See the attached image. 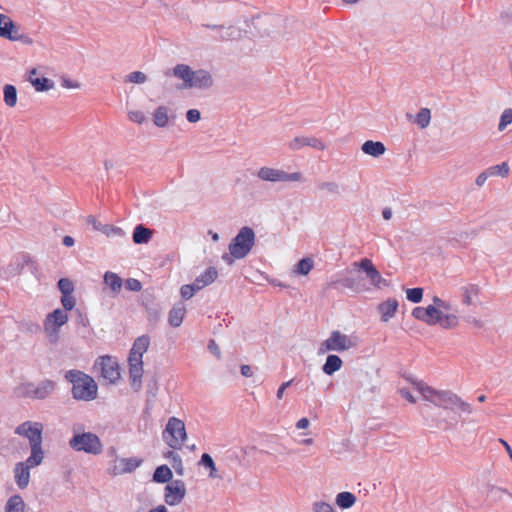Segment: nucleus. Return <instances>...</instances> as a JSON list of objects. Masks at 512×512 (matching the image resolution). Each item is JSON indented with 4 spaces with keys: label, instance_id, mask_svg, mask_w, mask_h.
Returning a JSON list of instances; mask_svg holds the SVG:
<instances>
[{
    "label": "nucleus",
    "instance_id": "11",
    "mask_svg": "<svg viewBox=\"0 0 512 512\" xmlns=\"http://www.w3.org/2000/svg\"><path fill=\"white\" fill-rule=\"evenodd\" d=\"M43 424L39 422L26 421L20 424L15 433L27 438L30 446L42 445Z\"/></svg>",
    "mask_w": 512,
    "mask_h": 512
},
{
    "label": "nucleus",
    "instance_id": "14",
    "mask_svg": "<svg viewBox=\"0 0 512 512\" xmlns=\"http://www.w3.org/2000/svg\"><path fill=\"white\" fill-rule=\"evenodd\" d=\"M414 388L422 395L423 399L433 403L435 406H439L442 402V398L448 391L436 390L422 381H414Z\"/></svg>",
    "mask_w": 512,
    "mask_h": 512
},
{
    "label": "nucleus",
    "instance_id": "50",
    "mask_svg": "<svg viewBox=\"0 0 512 512\" xmlns=\"http://www.w3.org/2000/svg\"><path fill=\"white\" fill-rule=\"evenodd\" d=\"M128 81L131 83H144L146 81V75L140 71H134L130 73L127 77Z\"/></svg>",
    "mask_w": 512,
    "mask_h": 512
},
{
    "label": "nucleus",
    "instance_id": "34",
    "mask_svg": "<svg viewBox=\"0 0 512 512\" xmlns=\"http://www.w3.org/2000/svg\"><path fill=\"white\" fill-rule=\"evenodd\" d=\"M356 502V497L351 492H341L336 496V504L343 509L352 507Z\"/></svg>",
    "mask_w": 512,
    "mask_h": 512
},
{
    "label": "nucleus",
    "instance_id": "62",
    "mask_svg": "<svg viewBox=\"0 0 512 512\" xmlns=\"http://www.w3.org/2000/svg\"><path fill=\"white\" fill-rule=\"evenodd\" d=\"M309 426V420L307 418H301L297 421L296 427L298 429H306Z\"/></svg>",
    "mask_w": 512,
    "mask_h": 512
},
{
    "label": "nucleus",
    "instance_id": "53",
    "mask_svg": "<svg viewBox=\"0 0 512 512\" xmlns=\"http://www.w3.org/2000/svg\"><path fill=\"white\" fill-rule=\"evenodd\" d=\"M321 190H327L331 193L338 192V185L334 182H322L319 184Z\"/></svg>",
    "mask_w": 512,
    "mask_h": 512
},
{
    "label": "nucleus",
    "instance_id": "8",
    "mask_svg": "<svg viewBox=\"0 0 512 512\" xmlns=\"http://www.w3.org/2000/svg\"><path fill=\"white\" fill-rule=\"evenodd\" d=\"M356 345L349 336L342 334L340 331H332L329 337L324 340L319 347V354H324L328 351L342 352L349 350Z\"/></svg>",
    "mask_w": 512,
    "mask_h": 512
},
{
    "label": "nucleus",
    "instance_id": "64",
    "mask_svg": "<svg viewBox=\"0 0 512 512\" xmlns=\"http://www.w3.org/2000/svg\"><path fill=\"white\" fill-rule=\"evenodd\" d=\"M354 284H355V282H354V279H352V278H345V279L342 280V285L344 287L353 289L354 288Z\"/></svg>",
    "mask_w": 512,
    "mask_h": 512
},
{
    "label": "nucleus",
    "instance_id": "18",
    "mask_svg": "<svg viewBox=\"0 0 512 512\" xmlns=\"http://www.w3.org/2000/svg\"><path fill=\"white\" fill-rule=\"evenodd\" d=\"M129 364V377L131 385L135 390H139L141 386V379L143 376V360L139 358H128Z\"/></svg>",
    "mask_w": 512,
    "mask_h": 512
},
{
    "label": "nucleus",
    "instance_id": "42",
    "mask_svg": "<svg viewBox=\"0 0 512 512\" xmlns=\"http://www.w3.org/2000/svg\"><path fill=\"white\" fill-rule=\"evenodd\" d=\"M477 294H478V288L474 285H470V286L462 288L463 302L466 305H471L473 297L476 296Z\"/></svg>",
    "mask_w": 512,
    "mask_h": 512
},
{
    "label": "nucleus",
    "instance_id": "41",
    "mask_svg": "<svg viewBox=\"0 0 512 512\" xmlns=\"http://www.w3.org/2000/svg\"><path fill=\"white\" fill-rule=\"evenodd\" d=\"M200 463L203 466H205V467L210 469L209 476L211 478H217L218 477L215 463H214L212 457L209 454H207V453L202 454Z\"/></svg>",
    "mask_w": 512,
    "mask_h": 512
},
{
    "label": "nucleus",
    "instance_id": "47",
    "mask_svg": "<svg viewBox=\"0 0 512 512\" xmlns=\"http://www.w3.org/2000/svg\"><path fill=\"white\" fill-rule=\"evenodd\" d=\"M199 291V289H196V285L193 283L191 285H183L180 289L181 297L185 300H188L194 296V294Z\"/></svg>",
    "mask_w": 512,
    "mask_h": 512
},
{
    "label": "nucleus",
    "instance_id": "23",
    "mask_svg": "<svg viewBox=\"0 0 512 512\" xmlns=\"http://www.w3.org/2000/svg\"><path fill=\"white\" fill-rule=\"evenodd\" d=\"M150 345V338L147 335H142L134 341L128 358H139L142 360L144 353L148 350Z\"/></svg>",
    "mask_w": 512,
    "mask_h": 512
},
{
    "label": "nucleus",
    "instance_id": "25",
    "mask_svg": "<svg viewBox=\"0 0 512 512\" xmlns=\"http://www.w3.org/2000/svg\"><path fill=\"white\" fill-rule=\"evenodd\" d=\"M398 301L396 299H387L378 306V310L381 314V320L383 322L389 321L397 312Z\"/></svg>",
    "mask_w": 512,
    "mask_h": 512
},
{
    "label": "nucleus",
    "instance_id": "39",
    "mask_svg": "<svg viewBox=\"0 0 512 512\" xmlns=\"http://www.w3.org/2000/svg\"><path fill=\"white\" fill-rule=\"evenodd\" d=\"M431 120V112L428 108H421L415 117V122L421 127L426 128Z\"/></svg>",
    "mask_w": 512,
    "mask_h": 512
},
{
    "label": "nucleus",
    "instance_id": "57",
    "mask_svg": "<svg viewBox=\"0 0 512 512\" xmlns=\"http://www.w3.org/2000/svg\"><path fill=\"white\" fill-rule=\"evenodd\" d=\"M61 85L66 89H77L80 87V84L77 81H72L69 79H63Z\"/></svg>",
    "mask_w": 512,
    "mask_h": 512
},
{
    "label": "nucleus",
    "instance_id": "36",
    "mask_svg": "<svg viewBox=\"0 0 512 512\" xmlns=\"http://www.w3.org/2000/svg\"><path fill=\"white\" fill-rule=\"evenodd\" d=\"M4 102L8 107H14L17 103V90L13 85L4 86Z\"/></svg>",
    "mask_w": 512,
    "mask_h": 512
},
{
    "label": "nucleus",
    "instance_id": "28",
    "mask_svg": "<svg viewBox=\"0 0 512 512\" xmlns=\"http://www.w3.org/2000/svg\"><path fill=\"white\" fill-rule=\"evenodd\" d=\"M173 75L183 80V88H188V83L191 82L194 71L188 65L178 64L173 68Z\"/></svg>",
    "mask_w": 512,
    "mask_h": 512
},
{
    "label": "nucleus",
    "instance_id": "24",
    "mask_svg": "<svg viewBox=\"0 0 512 512\" xmlns=\"http://www.w3.org/2000/svg\"><path fill=\"white\" fill-rule=\"evenodd\" d=\"M213 80L209 72L205 70L194 71V76L191 82L188 83V88H208L212 85Z\"/></svg>",
    "mask_w": 512,
    "mask_h": 512
},
{
    "label": "nucleus",
    "instance_id": "48",
    "mask_svg": "<svg viewBox=\"0 0 512 512\" xmlns=\"http://www.w3.org/2000/svg\"><path fill=\"white\" fill-rule=\"evenodd\" d=\"M61 304L64 308L63 309L64 311L67 312V311L72 310L76 305V300H75L73 294L62 295Z\"/></svg>",
    "mask_w": 512,
    "mask_h": 512
},
{
    "label": "nucleus",
    "instance_id": "12",
    "mask_svg": "<svg viewBox=\"0 0 512 512\" xmlns=\"http://www.w3.org/2000/svg\"><path fill=\"white\" fill-rule=\"evenodd\" d=\"M354 269L362 270L366 273L368 279L371 284L376 288H381L382 286H386V280L381 276L379 271L376 269L375 265L369 258H363L358 262L353 263Z\"/></svg>",
    "mask_w": 512,
    "mask_h": 512
},
{
    "label": "nucleus",
    "instance_id": "17",
    "mask_svg": "<svg viewBox=\"0 0 512 512\" xmlns=\"http://www.w3.org/2000/svg\"><path fill=\"white\" fill-rule=\"evenodd\" d=\"M55 389V383L51 380H44L38 385L29 384L26 387V394L37 399L48 397Z\"/></svg>",
    "mask_w": 512,
    "mask_h": 512
},
{
    "label": "nucleus",
    "instance_id": "44",
    "mask_svg": "<svg viewBox=\"0 0 512 512\" xmlns=\"http://www.w3.org/2000/svg\"><path fill=\"white\" fill-rule=\"evenodd\" d=\"M491 176L500 175L506 177L509 173V166L506 162L488 168Z\"/></svg>",
    "mask_w": 512,
    "mask_h": 512
},
{
    "label": "nucleus",
    "instance_id": "1",
    "mask_svg": "<svg viewBox=\"0 0 512 512\" xmlns=\"http://www.w3.org/2000/svg\"><path fill=\"white\" fill-rule=\"evenodd\" d=\"M65 378L72 384V396L76 400L91 401L97 397L98 387L94 379L80 370H69Z\"/></svg>",
    "mask_w": 512,
    "mask_h": 512
},
{
    "label": "nucleus",
    "instance_id": "63",
    "mask_svg": "<svg viewBox=\"0 0 512 512\" xmlns=\"http://www.w3.org/2000/svg\"><path fill=\"white\" fill-rule=\"evenodd\" d=\"M241 374L245 377H251L253 375L251 367L249 365H242Z\"/></svg>",
    "mask_w": 512,
    "mask_h": 512
},
{
    "label": "nucleus",
    "instance_id": "19",
    "mask_svg": "<svg viewBox=\"0 0 512 512\" xmlns=\"http://www.w3.org/2000/svg\"><path fill=\"white\" fill-rule=\"evenodd\" d=\"M304 146H310L318 150H324L326 148L323 141L316 137L298 136L291 140L289 143V148L291 150H299Z\"/></svg>",
    "mask_w": 512,
    "mask_h": 512
},
{
    "label": "nucleus",
    "instance_id": "2",
    "mask_svg": "<svg viewBox=\"0 0 512 512\" xmlns=\"http://www.w3.org/2000/svg\"><path fill=\"white\" fill-rule=\"evenodd\" d=\"M412 316L417 320L423 321L428 325L439 324L442 328L451 329L458 325V318L454 314H444V312L433 305L428 307H415L412 310Z\"/></svg>",
    "mask_w": 512,
    "mask_h": 512
},
{
    "label": "nucleus",
    "instance_id": "13",
    "mask_svg": "<svg viewBox=\"0 0 512 512\" xmlns=\"http://www.w3.org/2000/svg\"><path fill=\"white\" fill-rule=\"evenodd\" d=\"M185 494L184 483L180 480H175L166 486L164 499L168 505L175 506L181 503Z\"/></svg>",
    "mask_w": 512,
    "mask_h": 512
},
{
    "label": "nucleus",
    "instance_id": "35",
    "mask_svg": "<svg viewBox=\"0 0 512 512\" xmlns=\"http://www.w3.org/2000/svg\"><path fill=\"white\" fill-rule=\"evenodd\" d=\"M25 504L21 496L14 495L7 501L5 512H24Z\"/></svg>",
    "mask_w": 512,
    "mask_h": 512
},
{
    "label": "nucleus",
    "instance_id": "37",
    "mask_svg": "<svg viewBox=\"0 0 512 512\" xmlns=\"http://www.w3.org/2000/svg\"><path fill=\"white\" fill-rule=\"evenodd\" d=\"M314 267V261L312 258L301 259L294 269V273L298 275H307Z\"/></svg>",
    "mask_w": 512,
    "mask_h": 512
},
{
    "label": "nucleus",
    "instance_id": "4",
    "mask_svg": "<svg viewBox=\"0 0 512 512\" xmlns=\"http://www.w3.org/2000/svg\"><path fill=\"white\" fill-rule=\"evenodd\" d=\"M186 438L185 423L177 417H170L163 431V439L166 444L172 449L178 450L182 448Z\"/></svg>",
    "mask_w": 512,
    "mask_h": 512
},
{
    "label": "nucleus",
    "instance_id": "7",
    "mask_svg": "<svg viewBox=\"0 0 512 512\" xmlns=\"http://www.w3.org/2000/svg\"><path fill=\"white\" fill-rule=\"evenodd\" d=\"M68 314L66 311L58 308L47 314L43 329L46 337L51 343H56L59 339L60 328L68 322Z\"/></svg>",
    "mask_w": 512,
    "mask_h": 512
},
{
    "label": "nucleus",
    "instance_id": "52",
    "mask_svg": "<svg viewBox=\"0 0 512 512\" xmlns=\"http://www.w3.org/2000/svg\"><path fill=\"white\" fill-rule=\"evenodd\" d=\"M314 512H335L333 507L326 502H315L313 505Z\"/></svg>",
    "mask_w": 512,
    "mask_h": 512
},
{
    "label": "nucleus",
    "instance_id": "45",
    "mask_svg": "<svg viewBox=\"0 0 512 512\" xmlns=\"http://www.w3.org/2000/svg\"><path fill=\"white\" fill-rule=\"evenodd\" d=\"M406 297L409 301L413 303L421 302L423 298V289L422 288H409L406 290Z\"/></svg>",
    "mask_w": 512,
    "mask_h": 512
},
{
    "label": "nucleus",
    "instance_id": "55",
    "mask_svg": "<svg viewBox=\"0 0 512 512\" xmlns=\"http://www.w3.org/2000/svg\"><path fill=\"white\" fill-rule=\"evenodd\" d=\"M433 303H434L433 306H435L436 308H438L440 310H442V309L449 310L450 309V305L447 302H445L442 299H440L439 297H437V296H435L433 298Z\"/></svg>",
    "mask_w": 512,
    "mask_h": 512
},
{
    "label": "nucleus",
    "instance_id": "60",
    "mask_svg": "<svg viewBox=\"0 0 512 512\" xmlns=\"http://www.w3.org/2000/svg\"><path fill=\"white\" fill-rule=\"evenodd\" d=\"M209 350L216 356H220V349L214 340H211L208 345Z\"/></svg>",
    "mask_w": 512,
    "mask_h": 512
},
{
    "label": "nucleus",
    "instance_id": "21",
    "mask_svg": "<svg viewBox=\"0 0 512 512\" xmlns=\"http://www.w3.org/2000/svg\"><path fill=\"white\" fill-rule=\"evenodd\" d=\"M187 309L184 303L179 302L173 305L168 313V323L171 327L177 328L181 326Z\"/></svg>",
    "mask_w": 512,
    "mask_h": 512
},
{
    "label": "nucleus",
    "instance_id": "30",
    "mask_svg": "<svg viewBox=\"0 0 512 512\" xmlns=\"http://www.w3.org/2000/svg\"><path fill=\"white\" fill-rule=\"evenodd\" d=\"M342 360L339 356L331 354L327 357L322 369L327 375H332L342 367Z\"/></svg>",
    "mask_w": 512,
    "mask_h": 512
},
{
    "label": "nucleus",
    "instance_id": "33",
    "mask_svg": "<svg viewBox=\"0 0 512 512\" xmlns=\"http://www.w3.org/2000/svg\"><path fill=\"white\" fill-rule=\"evenodd\" d=\"M173 474L167 465L157 467L153 474V480L158 483H166L171 480Z\"/></svg>",
    "mask_w": 512,
    "mask_h": 512
},
{
    "label": "nucleus",
    "instance_id": "38",
    "mask_svg": "<svg viewBox=\"0 0 512 512\" xmlns=\"http://www.w3.org/2000/svg\"><path fill=\"white\" fill-rule=\"evenodd\" d=\"M168 111L164 106L158 107L154 112V124L158 127H165L168 123Z\"/></svg>",
    "mask_w": 512,
    "mask_h": 512
},
{
    "label": "nucleus",
    "instance_id": "61",
    "mask_svg": "<svg viewBox=\"0 0 512 512\" xmlns=\"http://www.w3.org/2000/svg\"><path fill=\"white\" fill-rule=\"evenodd\" d=\"M490 492L494 493L495 495H497L499 497H501L504 494H508V491L506 489L501 488V487H495V486L491 487Z\"/></svg>",
    "mask_w": 512,
    "mask_h": 512
},
{
    "label": "nucleus",
    "instance_id": "10",
    "mask_svg": "<svg viewBox=\"0 0 512 512\" xmlns=\"http://www.w3.org/2000/svg\"><path fill=\"white\" fill-rule=\"evenodd\" d=\"M257 176L264 181L270 182H298L302 180L300 172L286 173L283 170L270 167H262L258 170Z\"/></svg>",
    "mask_w": 512,
    "mask_h": 512
},
{
    "label": "nucleus",
    "instance_id": "40",
    "mask_svg": "<svg viewBox=\"0 0 512 512\" xmlns=\"http://www.w3.org/2000/svg\"><path fill=\"white\" fill-rule=\"evenodd\" d=\"M31 83L37 91H47L53 87V83L45 77L31 78Z\"/></svg>",
    "mask_w": 512,
    "mask_h": 512
},
{
    "label": "nucleus",
    "instance_id": "59",
    "mask_svg": "<svg viewBox=\"0 0 512 512\" xmlns=\"http://www.w3.org/2000/svg\"><path fill=\"white\" fill-rule=\"evenodd\" d=\"M292 382H293V380H289V381L283 382L280 385V387L277 390V394H276L278 399L283 398L285 389L288 388L292 384Z\"/></svg>",
    "mask_w": 512,
    "mask_h": 512
},
{
    "label": "nucleus",
    "instance_id": "3",
    "mask_svg": "<svg viewBox=\"0 0 512 512\" xmlns=\"http://www.w3.org/2000/svg\"><path fill=\"white\" fill-rule=\"evenodd\" d=\"M254 240L255 234L250 227L241 228L239 233L229 244L230 254L223 255V260L226 263L231 264L233 261L232 258H244L251 251L254 245Z\"/></svg>",
    "mask_w": 512,
    "mask_h": 512
},
{
    "label": "nucleus",
    "instance_id": "49",
    "mask_svg": "<svg viewBox=\"0 0 512 512\" xmlns=\"http://www.w3.org/2000/svg\"><path fill=\"white\" fill-rule=\"evenodd\" d=\"M126 289L134 292H139L142 289V284L135 278H129L125 281Z\"/></svg>",
    "mask_w": 512,
    "mask_h": 512
},
{
    "label": "nucleus",
    "instance_id": "22",
    "mask_svg": "<svg viewBox=\"0 0 512 512\" xmlns=\"http://www.w3.org/2000/svg\"><path fill=\"white\" fill-rule=\"evenodd\" d=\"M32 467L28 466L24 462H19L16 464L14 469L15 481L17 486L20 489H24L28 486L30 481V469Z\"/></svg>",
    "mask_w": 512,
    "mask_h": 512
},
{
    "label": "nucleus",
    "instance_id": "54",
    "mask_svg": "<svg viewBox=\"0 0 512 512\" xmlns=\"http://www.w3.org/2000/svg\"><path fill=\"white\" fill-rule=\"evenodd\" d=\"M187 120L195 123L200 120V112L197 109H190L186 114Z\"/></svg>",
    "mask_w": 512,
    "mask_h": 512
},
{
    "label": "nucleus",
    "instance_id": "56",
    "mask_svg": "<svg viewBox=\"0 0 512 512\" xmlns=\"http://www.w3.org/2000/svg\"><path fill=\"white\" fill-rule=\"evenodd\" d=\"M399 393L400 395L405 398L408 402H410L411 404H414L416 403V399L415 397L411 394V392L408 390V389H405V388H401L399 390Z\"/></svg>",
    "mask_w": 512,
    "mask_h": 512
},
{
    "label": "nucleus",
    "instance_id": "16",
    "mask_svg": "<svg viewBox=\"0 0 512 512\" xmlns=\"http://www.w3.org/2000/svg\"><path fill=\"white\" fill-rule=\"evenodd\" d=\"M438 407L447 410H460L462 412L470 414L472 412L471 405L465 401H463L458 395L455 393L448 391L444 398H442V402Z\"/></svg>",
    "mask_w": 512,
    "mask_h": 512
},
{
    "label": "nucleus",
    "instance_id": "6",
    "mask_svg": "<svg viewBox=\"0 0 512 512\" xmlns=\"http://www.w3.org/2000/svg\"><path fill=\"white\" fill-rule=\"evenodd\" d=\"M93 369L110 384L116 383L121 376L117 360L109 355L99 356L95 360Z\"/></svg>",
    "mask_w": 512,
    "mask_h": 512
},
{
    "label": "nucleus",
    "instance_id": "15",
    "mask_svg": "<svg viewBox=\"0 0 512 512\" xmlns=\"http://www.w3.org/2000/svg\"><path fill=\"white\" fill-rule=\"evenodd\" d=\"M142 462V459L138 457L116 458L111 467V473L113 475L131 473L136 470Z\"/></svg>",
    "mask_w": 512,
    "mask_h": 512
},
{
    "label": "nucleus",
    "instance_id": "20",
    "mask_svg": "<svg viewBox=\"0 0 512 512\" xmlns=\"http://www.w3.org/2000/svg\"><path fill=\"white\" fill-rule=\"evenodd\" d=\"M207 28L218 31V35L215 37L217 40L228 41L236 40L241 37V30L234 26L224 27L218 25H205Z\"/></svg>",
    "mask_w": 512,
    "mask_h": 512
},
{
    "label": "nucleus",
    "instance_id": "9",
    "mask_svg": "<svg viewBox=\"0 0 512 512\" xmlns=\"http://www.w3.org/2000/svg\"><path fill=\"white\" fill-rule=\"evenodd\" d=\"M0 38L32 44V39L23 34L20 27L6 14L0 13Z\"/></svg>",
    "mask_w": 512,
    "mask_h": 512
},
{
    "label": "nucleus",
    "instance_id": "32",
    "mask_svg": "<svg viewBox=\"0 0 512 512\" xmlns=\"http://www.w3.org/2000/svg\"><path fill=\"white\" fill-rule=\"evenodd\" d=\"M151 236H152V232L150 229L145 228L142 225H138L134 229L132 238H133L134 243L143 244V243H147L150 240Z\"/></svg>",
    "mask_w": 512,
    "mask_h": 512
},
{
    "label": "nucleus",
    "instance_id": "51",
    "mask_svg": "<svg viewBox=\"0 0 512 512\" xmlns=\"http://www.w3.org/2000/svg\"><path fill=\"white\" fill-rule=\"evenodd\" d=\"M128 118L132 122H135V123H138V124H142L145 121L144 113L139 111V110L129 111L128 112Z\"/></svg>",
    "mask_w": 512,
    "mask_h": 512
},
{
    "label": "nucleus",
    "instance_id": "58",
    "mask_svg": "<svg viewBox=\"0 0 512 512\" xmlns=\"http://www.w3.org/2000/svg\"><path fill=\"white\" fill-rule=\"evenodd\" d=\"M490 176H491V175H490V173H489V171H488V169H487L486 171L482 172L481 174H479V175L477 176V178H476V184H477L478 186H482V185L486 182V180L488 179V177H490Z\"/></svg>",
    "mask_w": 512,
    "mask_h": 512
},
{
    "label": "nucleus",
    "instance_id": "29",
    "mask_svg": "<svg viewBox=\"0 0 512 512\" xmlns=\"http://www.w3.org/2000/svg\"><path fill=\"white\" fill-rule=\"evenodd\" d=\"M31 447V455L24 462L30 467H36L40 465L44 458V451L42 449V445H32Z\"/></svg>",
    "mask_w": 512,
    "mask_h": 512
},
{
    "label": "nucleus",
    "instance_id": "27",
    "mask_svg": "<svg viewBox=\"0 0 512 512\" xmlns=\"http://www.w3.org/2000/svg\"><path fill=\"white\" fill-rule=\"evenodd\" d=\"M361 150L367 155L379 157L385 153L386 148L380 141L368 140L362 144Z\"/></svg>",
    "mask_w": 512,
    "mask_h": 512
},
{
    "label": "nucleus",
    "instance_id": "5",
    "mask_svg": "<svg viewBox=\"0 0 512 512\" xmlns=\"http://www.w3.org/2000/svg\"><path fill=\"white\" fill-rule=\"evenodd\" d=\"M69 445L75 451H83L92 455L100 454L103 449L100 438L91 432L74 434V436L69 440Z\"/></svg>",
    "mask_w": 512,
    "mask_h": 512
},
{
    "label": "nucleus",
    "instance_id": "26",
    "mask_svg": "<svg viewBox=\"0 0 512 512\" xmlns=\"http://www.w3.org/2000/svg\"><path fill=\"white\" fill-rule=\"evenodd\" d=\"M218 276L216 268L209 267L203 273H201L194 281L196 289L201 290L202 288L212 284Z\"/></svg>",
    "mask_w": 512,
    "mask_h": 512
},
{
    "label": "nucleus",
    "instance_id": "31",
    "mask_svg": "<svg viewBox=\"0 0 512 512\" xmlns=\"http://www.w3.org/2000/svg\"><path fill=\"white\" fill-rule=\"evenodd\" d=\"M104 283L114 293H119L121 288H122V285H123V281H122L121 277L118 276L116 273L111 272V271H107L104 274Z\"/></svg>",
    "mask_w": 512,
    "mask_h": 512
},
{
    "label": "nucleus",
    "instance_id": "43",
    "mask_svg": "<svg viewBox=\"0 0 512 512\" xmlns=\"http://www.w3.org/2000/svg\"><path fill=\"white\" fill-rule=\"evenodd\" d=\"M58 288L62 295H68L73 294L74 292V284L73 282L68 278H61L58 281Z\"/></svg>",
    "mask_w": 512,
    "mask_h": 512
},
{
    "label": "nucleus",
    "instance_id": "46",
    "mask_svg": "<svg viewBox=\"0 0 512 512\" xmlns=\"http://www.w3.org/2000/svg\"><path fill=\"white\" fill-rule=\"evenodd\" d=\"M512 123V109H506L501 115L498 129L503 131L509 124Z\"/></svg>",
    "mask_w": 512,
    "mask_h": 512
}]
</instances>
